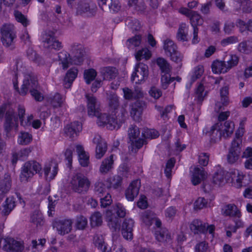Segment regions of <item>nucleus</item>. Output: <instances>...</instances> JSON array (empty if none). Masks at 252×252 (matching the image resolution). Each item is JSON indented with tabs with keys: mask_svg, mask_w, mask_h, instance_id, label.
Wrapping results in <instances>:
<instances>
[{
	"mask_svg": "<svg viewBox=\"0 0 252 252\" xmlns=\"http://www.w3.org/2000/svg\"><path fill=\"white\" fill-rule=\"evenodd\" d=\"M94 243L98 249L104 251L106 249L104 239L101 235L95 234L94 237Z\"/></svg>",
	"mask_w": 252,
	"mask_h": 252,
	"instance_id": "nucleus-51",
	"label": "nucleus"
},
{
	"mask_svg": "<svg viewBox=\"0 0 252 252\" xmlns=\"http://www.w3.org/2000/svg\"><path fill=\"white\" fill-rule=\"evenodd\" d=\"M155 217V214L152 212L148 210L144 212L141 215L142 220L147 225H151L153 224Z\"/></svg>",
	"mask_w": 252,
	"mask_h": 252,
	"instance_id": "nucleus-46",
	"label": "nucleus"
},
{
	"mask_svg": "<svg viewBox=\"0 0 252 252\" xmlns=\"http://www.w3.org/2000/svg\"><path fill=\"white\" fill-rule=\"evenodd\" d=\"M109 104L110 107L114 110L119 106V101L118 96L114 94H110L109 96Z\"/></svg>",
	"mask_w": 252,
	"mask_h": 252,
	"instance_id": "nucleus-57",
	"label": "nucleus"
},
{
	"mask_svg": "<svg viewBox=\"0 0 252 252\" xmlns=\"http://www.w3.org/2000/svg\"><path fill=\"white\" fill-rule=\"evenodd\" d=\"M101 72L103 76L104 79L105 80L115 78L118 74V71L116 68L110 66L103 68L101 69Z\"/></svg>",
	"mask_w": 252,
	"mask_h": 252,
	"instance_id": "nucleus-34",
	"label": "nucleus"
},
{
	"mask_svg": "<svg viewBox=\"0 0 252 252\" xmlns=\"http://www.w3.org/2000/svg\"><path fill=\"white\" fill-rule=\"evenodd\" d=\"M69 185L73 191L80 194H85L90 188L91 182L84 175L77 173L72 177Z\"/></svg>",
	"mask_w": 252,
	"mask_h": 252,
	"instance_id": "nucleus-2",
	"label": "nucleus"
},
{
	"mask_svg": "<svg viewBox=\"0 0 252 252\" xmlns=\"http://www.w3.org/2000/svg\"><path fill=\"white\" fill-rule=\"evenodd\" d=\"M99 197L100 198L101 206L103 208L107 207L112 203L111 196L108 192H107L104 196Z\"/></svg>",
	"mask_w": 252,
	"mask_h": 252,
	"instance_id": "nucleus-60",
	"label": "nucleus"
},
{
	"mask_svg": "<svg viewBox=\"0 0 252 252\" xmlns=\"http://www.w3.org/2000/svg\"><path fill=\"white\" fill-rule=\"evenodd\" d=\"M156 63L160 68L161 73H170L172 67L170 63L164 58H158L156 61Z\"/></svg>",
	"mask_w": 252,
	"mask_h": 252,
	"instance_id": "nucleus-36",
	"label": "nucleus"
},
{
	"mask_svg": "<svg viewBox=\"0 0 252 252\" xmlns=\"http://www.w3.org/2000/svg\"><path fill=\"white\" fill-rule=\"evenodd\" d=\"M93 143L96 144L95 149V157L97 158H101L105 154L107 150L106 143L101 138L100 135H95L93 139Z\"/></svg>",
	"mask_w": 252,
	"mask_h": 252,
	"instance_id": "nucleus-17",
	"label": "nucleus"
},
{
	"mask_svg": "<svg viewBox=\"0 0 252 252\" xmlns=\"http://www.w3.org/2000/svg\"><path fill=\"white\" fill-rule=\"evenodd\" d=\"M221 131L223 132V137L227 138L231 136L234 129V124L230 121H226L223 126H220Z\"/></svg>",
	"mask_w": 252,
	"mask_h": 252,
	"instance_id": "nucleus-37",
	"label": "nucleus"
},
{
	"mask_svg": "<svg viewBox=\"0 0 252 252\" xmlns=\"http://www.w3.org/2000/svg\"><path fill=\"white\" fill-rule=\"evenodd\" d=\"M14 87L20 95H25L28 91L31 92L38 88V83L36 77L32 73L26 74L23 81V84L19 91L17 85L14 84Z\"/></svg>",
	"mask_w": 252,
	"mask_h": 252,
	"instance_id": "nucleus-5",
	"label": "nucleus"
},
{
	"mask_svg": "<svg viewBox=\"0 0 252 252\" xmlns=\"http://www.w3.org/2000/svg\"><path fill=\"white\" fill-rule=\"evenodd\" d=\"M2 172V171H0ZM2 173H0V201L9 192L12 186V180L8 173H4L3 177Z\"/></svg>",
	"mask_w": 252,
	"mask_h": 252,
	"instance_id": "nucleus-11",
	"label": "nucleus"
},
{
	"mask_svg": "<svg viewBox=\"0 0 252 252\" xmlns=\"http://www.w3.org/2000/svg\"><path fill=\"white\" fill-rule=\"evenodd\" d=\"M73 148H67L64 152L65 159L67 161V165L68 167L70 168L72 162V153Z\"/></svg>",
	"mask_w": 252,
	"mask_h": 252,
	"instance_id": "nucleus-64",
	"label": "nucleus"
},
{
	"mask_svg": "<svg viewBox=\"0 0 252 252\" xmlns=\"http://www.w3.org/2000/svg\"><path fill=\"white\" fill-rule=\"evenodd\" d=\"M146 107V103L142 100H137L131 105L130 115L135 121H139L142 112Z\"/></svg>",
	"mask_w": 252,
	"mask_h": 252,
	"instance_id": "nucleus-16",
	"label": "nucleus"
},
{
	"mask_svg": "<svg viewBox=\"0 0 252 252\" xmlns=\"http://www.w3.org/2000/svg\"><path fill=\"white\" fill-rule=\"evenodd\" d=\"M163 49L166 54L169 56L177 50V47L172 40L166 39L164 42Z\"/></svg>",
	"mask_w": 252,
	"mask_h": 252,
	"instance_id": "nucleus-40",
	"label": "nucleus"
},
{
	"mask_svg": "<svg viewBox=\"0 0 252 252\" xmlns=\"http://www.w3.org/2000/svg\"><path fill=\"white\" fill-rule=\"evenodd\" d=\"M31 221L36 226L42 225L44 223V220L42 213L39 211H34L31 215Z\"/></svg>",
	"mask_w": 252,
	"mask_h": 252,
	"instance_id": "nucleus-43",
	"label": "nucleus"
},
{
	"mask_svg": "<svg viewBox=\"0 0 252 252\" xmlns=\"http://www.w3.org/2000/svg\"><path fill=\"white\" fill-rule=\"evenodd\" d=\"M190 229L194 234L205 233L207 232L206 223L199 220H194L190 224Z\"/></svg>",
	"mask_w": 252,
	"mask_h": 252,
	"instance_id": "nucleus-27",
	"label": "nucleus"
},
{
	"mask_svg": "<svg viewBox=\"0 0 252 252\" xmlns=\"http://www.w3.org/2000/svg\"><path fill=\"white\" fill-rule=\"evenodd\" d=\"M64 98L60 94L56 93L49 97V101L55 107H60L63 103Z\"/></svg>",
	"mask_w": 252,
	"mask_h": 252,
	"instance_id": "nucleus-47",
	"label": "nucleus"
},
{
	"mask_svg": "<svg viewBox=\"0 0 252 252\" xmlns=\"http://www.w3.org/2000/svg\"><path fill=\"white\" fill-rule=\"evenodd\" d=\"M114 163L113 155H111L109 158H105L102 162L99 171L102 173H106L110 170Z\"/></svg>",
	"mask_w": 252,
	"mask_h": 252,
	"instance_id": "nucleus-35",
	"label": "nucleus"
},
{
	"mask_svg": "<svg viewBox=\"0 0 252 252\" xmlns=\"http://www.w3.org/2000/svg\"><path fill=\"white\" fill-rule=\"evenodd\" d=\"M90 224L92 227L100 226L102 223V216L99 212H95L90 217Z\"/></svg>",
	"mask_w": 252,
	"mask_h": 252,
	"instance_id": "nucleus-42",
	"label": "nucleus"
},
{
	"mask_svg": "<svg viewBox=\"0 0 252 252\" xmlns=\"http://www.w3.org/2000/svg\"><path fill=\"white\" fill-rule=\"evenodd\" d=\"M176 160L174 158H170L166 162L164 173L165 176L169 178L171 177V172L173 168L174 167Z\"/></svg>",
	"mask_w": 252,
	"mask_h": 252,
	"instance_id": "nucleus-54",
	"label": "nucleus"
},
{
	"mask_svg": "<svg viewBox=\"0 0 252 252\" xmlns=\"http://www.w3.org/2000/svg\"><path fill=\"white\" fill-rule=\"evenodd\" d=\"M32 140V135L27 132H21L18 136V143L25 145L29 144Z\"/></svg>",
	"mask_w": 252,
	"mask_h": 252,
	"instance_id": "nucleus-49",
	"label": "nucleus"
},
{
	"mask_svg": "<svg viewBox=\"0 0 252 252\" xmlns=\"http://www.w3.org/2000/svg\"><path fill=\"white\" fill-rule=\"evenodd\" d=\"M163 74L161 77V86L163 89H166L168 85L175 80V78L171 77L170 73Z\"/></svg>",
	"mask_w": 252,
	"mask_h": 252,
	"instance_id": "nucleus-55",
	"label": "nucleus"
},
{
	"mask_svg": "<svg viewBox=\"0 0 252 252\" xmlns=\"http://www.w3.org/2000/svg\"><path fill=\"white\" fill-rule=\"evenodd\" d=\"M72 223L71 220H60L54 222V227L56 228L59 234L63 235L70 232Z\"/></svg>",
	"mask_w": 252,
	"mask_h": 252,
	"instance_id": "nucleus-15",
	"label": "nucleus"
},
{
	"mask_svg": "<svg viewBox=\"0 0 252 252\" xmlns=\"http://www.w3.org/2000/svg\"><path fill=\"white\" fill-rule=\"evenodd\" d=\"M78 72V70L76 67H72L67 71L63 79L65 88H69L70 87L72 83L77 77Z\"/></svg>",
	"mask_w": 252,
	"mask_h": 252,
	"instance_id": "nucleus-23",
	"label": "nucleus"
},
{
	"mask_svg": "<svg viewBox=\"0 0 252 252\" xmlns=\"http://www.w3.org/2000/svg\"><path fill=\"white\" fill-rule=\"evenodd\" d=\"M156 240L159 242L164 243L171 240L169 231L165 228L156 229L155 233Z\"/></svg>",
	"mask_w": 252,
	"mask_h": 252,
	"instance_id": "nucleus-28",
	"label": "nucleus"
},
{
	"mask_svg": "<svg viewBox=\"0 0 252 252\" xmlns=\"http://www.w3.org/2000/svg\"><path fill=\"white\" fill-rule=\"evenodd\" d=\"M128 136L131 145L135 147L137 151L140 149L144 144L145 140L139 137L140 131L138 127L135 125H130L128 128Z\"/></svg>",
	"mask_w": 252,
	"mask_h": 252,
	"instance_id": "nucleus-9",
	"label": "nucleus"
},
{
	"mask_svg": "<svg viewBox=\"0 0 252 252\" xmlns=\"http://www.w3.org/2000/svg\"><path fill=\"white\" fill-rule=\"evenodd\" d=\"M15 207V201L13 197H9L6 198L1 210V214L7 216L12 211Z\"/></svg>",
	"mask_w": 252,
	"mask_h": 252,
	"instance_id": "nucleus-32",
	"label": "nucleus"
},
{
	"mask_svg": "<svg viewBox=\"0 0 252 252\" xmlns=\"http://www.w3.org/2000/svg\"><path fill=\"white\" fill-rule=\"evenodd\" d=\"M122 181L123 179L122 177L120 175H116L107 179L106 182L109 188L117 189L121 186Z\"/></svg>",
	"mask_w": 252,
	"mask_h": 252,
	"instance_id": "nucleus-38",
	"label": "nucleus"
},
{
	"mask_svg": "<svg viewBox=\"0 0 252 252\" xmlns=\"http://www.w3.org/2000/svg\"><path fill=\"white\" fill-rule=\"evenodd\" d=\"M42 39L45 48L59 50L63 47L62 43L55 38V33L52 31H45L42 34Z\"/></svg>",
	"mask_w": 252,
	"mask_h": 252,
	"instance_id": "nucleus-6",
	"label": "nucleus"
},
{
	"mask_svg": "<svg viewBox=\"0 0 252 252\" xmlns=\"http://www.w3.org/2000/svg\"><path fill=\"white\" fill-rule=\"evenodd\" d=\"M148 66L142 63H138L135 67V71L133 72L131 81L135 82L136 84H140L144 82L148 76Z\"/></svg>",
	"mask_w": 252,
	"mask_h": 252,
	"instance_id": "nucleus-8",
	"label": "nucleus"
},
{
	"mask_svg": "<svg viewBox=\"0 0 252 252\" xmlns=\"http://www.w3.org/2000/svg\"><path fill=\"white\" fill-rule=\"evenodd\" d=\"M222 214L224 216L233 218L241 217L240 211L234 204H229L224 206L222 209Z\"/></svg>",
	"mask_w": 252,
	"mask_h": 252,
	"instance_id": "nucleus-21",
	"label": "nucleus"
},
{
	"mask_svg": "<svg viewBox=\"0 0 252 252\" xmlns=\"http://www.w3.org/2000/svg\"><path fill=\"white\" fill-rule=\"evenodd\" d=\"M94 116L97 118V123L99 126L106 125L107 127L110 130L120 127L121 123H118L114 116H109L106 113L101 114L98 111L97 116Z\"/></svg>",
	"mask_w": 252,
	"mask_h": 252,
	"instance_id": "nucleus-7",
	"label": "nucleus"
},
{
	"mask_svg": "<svg viewBox=\"0 0 252 252\" xmlns=\"http://www.w3.org/2000/svg\"><path fill=\"white\" fill-rule=\"evenodd\" d=\"M107 220L108 225L113 231H116L120 229V219L112 214L111 211L107 212Z\"/></svg>",
	"mask_w": 252,
	"mask_h": 252,
	"instance_id": "nucleus-30",
	"label": "nucleus"
},
{
	"mask_svg": "<svg viewBox=\"0 0 252 252\" xmlns=\"http://www.w3.org/2000/svg\"><path fill=\"white\" fill-rule=\"evenodd\" d=\"M221 124L217 123L210 128V130L207 132V134L210 136L211 140L216 142L220 140L221 136H223V132L221 131Z\"/></svg>",
	"mask_w": 252,
	"mask_h": 252,
	"instance_id": "nucleus-24",
	"label": "nucleus"
},
{
	"mask_svg": "<svg viewBox=\"0 0 252 252\" xmlns=\"http://www.w3.org/2000/svg\"><path fill=\"white\" fill-rule=\"evenodd\" d=\"M204 72L203 66L199 65L195 67L193 75L191 78V82H195L197 79L199 78Z\"/></svg>",
	"mask_w": 252,
	"mask_h": 252,
	"instance_id": "nucleus-58",
	"label": "nucleus"
},
{
	"mask_svg": "<svg viewBox=\"0 0 252 252\" xmlns=\"http://www.w3.org/2000/svg\"><path fill=\"white\" fill-rule=\"evenodd\" d=\"M88 114L90 116H97L100 111V105L96 98L93 94H86Z\"/></svg>",
	"mask_w": 252,
	"mask_h": 252,
	"instance_id": "nucleus-12",
	"label": "nucleus"
},
{
	"mask_svg": "<svg viewBox=\"0 0 252 252\" xmlns=\"http://www.w3.org/2000/svg\"><path fill=\"white\" fill-rule=\"evenodd\" d=\"M76 152L77 153L79 161L81 166L87 167L89 164V156L85 151L84 148L80 145H77L76 146Z\"/></svg>",
	"mask_w": 252,
	"mask_h": 252,
	"instance_id": "nucleus-26",
	"label": "nucleus"
},
{
	"mask_svg": "<svg viewBox=\"0 0 252 252\" xmlns=\"http://www.w3.org/2000/svg\"><path fill=\"white\" fill-rule=\"evenodd\" d=\"M23 247L21 243L12 238L4 239L3 249L7 252H21Z\"/></svg>",
	"mask_w": 252,
	"mask_h": 252,
	"instance_id": "nucleus-14",
	"label": "nucleus"
},
{
	"mask_svg": "<svg viewBox=\"0 0 252 252\" xmlns=\"http://www.w3.org/2000/svg\"><path fill=\"white\" fill-rule=\"evenodd\" d=\"M240 153L241 147L240 146L236 147L231 145L227 156V161L230 164L234 163L238 160Z\"/></svg>",
	"mask_w": 252,
	"mask_h": 252,
	"instance_id": "nucleus-29",
	"label": "nucleus"
},
{
	"mask_svg": "<svg viewBox=\"0 0 252 252\" xmlns=\"http://www.w3.org/2000/svg\"><path fill=\"white\" fill-rule=\"evenodd\" d=\"M142 136L146 138L154 139L159 136V133L155 129H150L145 131L144 133H142Z\"/></svg>",
	"mask_w": 252,
	"mask_h": 252,
	"instance_id": "nucleus-62",
	"label": "nucleus"
},
{
	"mask_svg": "<svg viewBox=\"0 0 252 252\" xmlns=\"http://www.w3.org/2000/svg\"><path fill=\"white\" fill-rule=\"evenodd\" d=\"M114 210L115 213L120 218H124L126 215V210L121 203H117L114 208Z\"/></svg>",
	"mask_w": 252,
	"mask_h": 252,
	"instance_id": "nucleus-59",
	"label": "nucleus"
},
{
	"mask_svg": "<svg viewBox=\"0 0 252 252\" xmlns=\"http://www.w3.org/2000/svg\"><path fill=\"white\" fill-rule=\"evenodd\" d=\"M171 61L178 64L179 66L181 67L182 65V61L184 58V56L179 52L178 50L175 51L169 56Z\"/></svg>",
	"mask_w": 252,
	"mask_h": 252,
	"instance_id": "nucleus-56",
	"label": "nucleus"
},
{
	"mask_svg": "<svg viewBox=\"0 0 252 252\" xmlns=\"http://www.w3.org/2000/svg\"><path fill=\"white\" fill-rule=\"evenodd\" d=\"M188 27L186 23H182L180 25L177 33V38L180 41H187L188 40Z\"/></svg>",
	"mask_w": 252,
	"mask_h": 252,
	"instance_id": "nucleus-33",
	"label": "nucleus"
},
{
	"mask_svg": "<svg viewBox=\"0 0 252 252\" xmlns=\"http://www.w3.org/2000/svg\"><path fill=\"white\" fill-rule=\"evenodd\" d=\"M109 189L108 184L105 185L102 182H97L94 185V191L96 194L99 197L104 196L107 192V190Z\"/></svg>",
	"mask_w": 252,
	"mask_h": 252,
	"instance_id": "nucleus-39",
	"label": "nucleus"
},
{
	"mask_svg": "<svg viewBox=\"0 0 252 252\" xmlns=\"http://www.w3.org/2000/svg\"><path fill=\"white\" fill-rule=\"evenodd\" d=\"M14 16L16 21L21 23L24 27H26L29 25V20L27 17L23 15L21 12L18 11H15Z\"/></svg>",
	"mask_w": 252,
	"mask_h": 252,
	"instance_id": "nucleus-53",
	"label": "nucleus"
},
{
	"mask_svg": "<svg viewBox=\"0 0 252 252\" xmlns=\"http://www.w3.org/2000/svg\"><path fill=\"white\" fill-rule=\"evenodd\" d=\"M98 4L103 10H109L110 11L117 12L120 8L116 0H98Z\"/></svg>",
	"mask_w": 252,
	"mask_h": 252,
	"instance_id": "nucleus-20",
	"label": "nucleus"
},
{
	"mask_svg": "<svg viewBox=\"0 0 252 252\" xmlns=\"http://www.w3.org/2000/svg\"><path fill=\"white\" fill-rule=\"evenodd\" d=\"M134 220L130 218L125 219L122 223L121 232L123 237L126 240H131L133 238Z\"/></svg>",
	"mask_w": 252,
	"mask_h": 252,
	"instance_id": "nucleus-13",
	"label": "nucleus"
},
{
	"mask_svg": "<svg viewBox=\"0 0 252 252\" xmlns=\"http://www.w3.org/2000/svg\"><path fill=\"white\" fill-rule=\"evenodd\" d=\"M141 43V36L135 35L134 36L128 39L126 41V45L128 49L134 50L138 47Z\"/></svg>",
	"mask_w": 252,
	"mask_h": 252,
	"instance_id": "nucleus-44",
	"label": "nucleus"
},
{
	"mask_svg": "<svg viewBox=\"0 0 252 252\" xmlns=\"http://www.w3.org/2000/svg\"><path fill=\"white\" fill-rule=\"evenodd\" d=\"M96 9V4L92 1H82L78 5L77 13L78 14L92 17L95 14Z\"/></svg>",
	"mask_w": 252,
	"mask_h": 252,
	"instance_id": "nucleus-10",
	"label": "nucleus"
},
{
	"mask_svg": "<svg viewBox=\"0 0 252 252\" xmlns=\"http://www.w3.org/2000/svg\"><path fill=\"white\" fill-rule=\"evenodd\" d=\"M41 165L36 161L31 160L26 162L22 168L20 177L22 182H27L34 174L38 173L41 170Z\"/></svg>",
	"mask_w": 252,
	"mask_h": 252,
	"instance_id": "nucleus-4",
	"label": "nucleus"
},
{
	"mask_svg": "<svg viewBox=\"0 0 252 252\" xmlns=\"http://www.w3.org/2000/svg\"><path fill=\"white\" fill-rule=\"evenodd\" d=\"M151 51L148 48H144L135 53V57L137 61L143 59L148 60L151 58Z\"/></svg>",
	"mask_w": 252,
	"mask_h": 252,
	"instance_id": "nucleus-45",
	"label": "nucleus"
},
{
	"mask_svg": "<svg viewBox=\"0 0 252 252\" xmlns=\"http://www.w3.org/2000/svg\"><path fill=\"white\" fill-rule=\"evenodd\" d=\"M140 187V180H136L131 182L125 192L126 197L128 201H133L134 198L137 196Z\"/></svg>",
	"mask_w": 252,
	"mask_h": 252,
	"instance_id": "nucleus-18",
	"label": "nucleus"
},
{
	"mask_svg": "<svg viewBox=\"0 0 252 252\" xmlns=\"http://www.w3.org/2000/svg\"><path fill=\"white\" fill-rule=\"evenodd\" d=\"M211 67L213 72L215 74H224L229 71L224 61L216 60L214 61L212 63Z\"/></svg>",
	"mask_w": 252,
	"mask_h": 252,
	"instance_id": "nucleus-31",
	"label": "nucleus"
},
{
	"mask_svg": "<svg viewBox=\"0 0 252 252\" xmlns=\"http://www.w3.org/2000/svg\"><path fill=\"white\" fill-rule=\"evenodd\" d=\"M88 224L87 219L82 215L76 217L75 220V227L77 229L83 230L86 228Z\"/></svg>",
	"mask_w": 252,
	"mask_h": 252,
	"instance_id": "nucleus-50",
	"label": "nucleus"
},
{
	"mask_svg": "<svg viewBox=\"0 0 252 252\" xmlns=\"http://www.w3.org/2000/svg\"><path fill=\"white\" fill-rule=\"evenodd\" d=\"M224 62H225L226 67L228 70L236 66L239 61L238 57L236 55H229L226 56Z\"/></svg>",
	"mask_w": 252,
	"mask_h": 252,
	"instance_id": "nucleus-41",
	"label": "nucleus"
},
{
	"mask_svg": "<svg viewBox=\"0 0 252 252\" xmlns=\"http://www.w3.org/2000/svg\"><path fill=\"white\" fill-rule=\"evenodd\" d=\"M207 204V201L204 197H199L195 201L194 207L195 210H200L205 207Z\"/></svg>",
	"mask_w": 252,
	"mask_h": 252,
	"instance_id": "nucleus-63",
	"label": "nucleus"
},
{
	"mask_svg": "<svg viewBox=\"0 0 252 252\" xmlns=\"http://www.w3.org/2000/svg\"><path fill=\"white\" fill-rule=\"evenodd\" d=\"M70 55L65 51H62L58 54V59L60 64L62 65L63 70H66L69 63L75 65H81L84 61V50L83 46L80 44L73 43L71 45Z\"/></svg>",
	"mask_w": 252,
	"mask_h": 252,
	"instance_id": "nucleus-1",
	"label": "nucleus"
},
{
	"mask_svg": "<svg viewBox=\"0 0 252 252\" xmlns=\"http://www.w3.org/2000/svg\"><path fill=\"white\" fill-rule=\"evenodd\" d=\"M1 41L3 46L8 47L12 45L16 37L15 29L13 24L5 23L0 29Z\"/></svg>",
	"mask_w": 252,
	"mask_h": 252,
	"instance_id": "nucleus-3",
	"label": "nucleus"
},
{
	"mask_svg": "<svg viewBox=\"0 0 252 252\" xmlns=\"http://www.w3.org/2000/svg\"><path fill=\"white\" fill-rule=\"evenodd\" d=\"M206 177L204 169L202 167H194L191 177V182L193 185H197L201 183Z\"/></svg>",
	"mask_w": 252,
	"mask_h": 252,
	"instance_id": "nucleus-22",
	"label": "nucleus"
},
{
	"mask_svg": "<svg viewBox=\"0 0 252 252\" xmlns=\"http://www.w3.org/2000/svg\"><path fill=\"white\" fill-rule=\"evenodd\" d=\"M189 18L193 28H197L198 25H201L203 23L201 15L196 11H193Z\"/></svg>",
	"mask_w": 252,
	"mask_h": 252,
	"instance_id": "nucleus-48",
	"label": "nucleus"
},
{
	"mask_svg": "<svg viewBox=\"0 0 252 252\" xmlns=\"http://www.w3.org/2000/svg\"><path fill=\"white\" fill-rule=\"evenodd\" d=\"M228 173L222 169H219L214 174L213 182L219 186L223 185L227 182L226 177Z\"/></svg>",
	"mask_w": 252,
	"mask_h": 252,
	"instance_id": "nucleus-25",
	"label": "nucleus"
},
{
	"mask_svg": "<svg viewBox=\"0 0 252 252\" xmlns=\"http://www.w3.org/2000/svg\"><path fill=\"white\" fill-rule=\"evenodd\" d=\"M204 87L203 85L200 84L196 90V96L199 103L202 102L205 96V94H204Z\"/></svg>",
	"mask_w": 252,
	"mask_h": 252,
	"instance_id": "nucleus-61",
	"label": "nucleus"
},
{
	"mask_svg": "<svg viewBox=\"0 0 252 252\" xmlns=\"http://www.w3.org/2000/svg\"><path fill=\"white\" fill-rule=\"evenodd\" d=\"M82 129V124L78 121H75L71 123L70 125H67L64 127V132L68 136L73 138L77 136Z\"/></svg>",
	"mask_w": 252,
	"mask_h": 252,
	"instance_id": "nucleus-19",
	"label": "nucleus"
},
{
	"mask_svg": "<svg viewBox=\"0 0 252 252\" xmlns=\"http://www.w3.org/2000/svg\"><path fill=\"white\" fill-rule=\"evenodd\" d=\"M96 74L97 73L94 69L91 68L85 70L84 76L86 83L89 84L95 79Z\"/></svg>",
	"mask_w": 252,
	"mask_h": 252,
	"instance_id": "nucleus-52",
	"label": "nucleus"
}]
</instances>
